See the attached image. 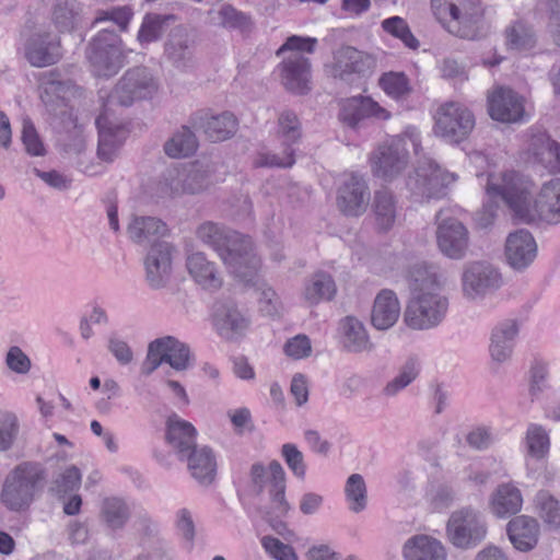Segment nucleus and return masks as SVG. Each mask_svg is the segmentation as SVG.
<instances>
[{"instance_id": "41", "label": "nucleus", "mask_w": 560, "mask_h": 560, "mask_svg": "<svg viewBox=\"0 0 560 560\" xmlns=\"http://www.w3.org/2000/svg\"><path fill=\"white\" fill-rule=\"evenodd\" d=\"M523 503L521 492H492L489 511L498 518H508L521 512Z\"/></svg>"}, {"instance_id": "46", "label": "nucleus", "mask_w": 560, "mask_h": 560, "mask_svg": "<svg viewBox=\"0 0 560 560\" xmlns=\"http://www.w3.org/2000/svg\"><path fill=\"white\" fill-rule=\"evenodd\" d=\"M162 350L168 363L176 371H184L189 365L190 351L188 346L172 336L161 338Z\"/></svg>"}, {"instance_id": "39", "label": "nucleus", "mask_w": 560, "mask_h": 560, "mask_svg": "<svg viewBox=\"0 0 560 560\" xmlns=\"http://www.w3.org/2000/svg\"><path fill=\"white\" fill-rule=\"evenodd\" d=\"M343 348L351 353L371 351L373 343L361 320L354 316H346L340 320Z\"/></svg>"}, {"instance_id": "7", "label": "nucleus", "mask_w": 560, "mask_h": 560, "mask_svg": "<svg viewBox=\"0 0 560 560\" xmlns=\"http://www.w3.org/2000/svg\"><path fill=\"white\" fill-rule=\"evenodd\" d=\"M326 68L334 79L350 86H361L373 74L376 60L352 46H341L334 51L332 61Z\"/></svg>"}, {"instance_id": "64", "label": "nucleus", "mask_w": 560, "mask_h": 560, "mask_svg": "<svg viewBox=\"0 0 560 560\" xmlns=\"http://www.w3.org/2000/svg\"><path fill=\"white\" fill-rule=\"evenodd\" d=\"M162 363H166V358L162 350L161 338H158L149 343L145 360L141 365V372L144 375H150Z\"/></svg>"}, {"instance_id": "34", "label": "nucleus", "mask_w": 560, "mask_h": 560, "mask_svg": "<svg viewBox=\"0 0 560 560\" xmlns=\"http://www.w3.org/2000/svg\"><path fill=\"white\" fill-rule=\"evenodd\" d=\"M129 238L138 245L160 243V237L167 233L166 224L154 217H133L128 224Z\"/></svg>"}, {"instance_id": "3", "label": "nucleus", "mask_w": 560, "mask_h": 560, "mask_svg": "<svg viewBox=\"0 0 560 560\" xmlns=\"http://www.w3.org/2000/svg\"><path fill=\"white\" fill-rule=\"evenodd\" d=\"M412 277V293L404 313V320L412 329L433 328L444 319L448 301L440 294V283L434 273L418 269Z\"/></svg>"}, {"instance_id": "1", "label": "nucleus", "mask_w": 560, "mask_h": 560, "mask_svg": "<svg viewBox=\"0 0 560 560\" xmlns=\"http://www.w3.org/2000/svg\"><path fill=\"white\" fill-rule=\"evenodd\" d=\"M486 189L490 197H500L521 223L560 222V177L545 182L536 198L534 183L514 171L489 175Z\"/></svg>"}, {"instance_id": "11", "label": "nucleus", "mask_w": 560, "mask_h": 560, "mask_svg": "<svg viewBox=\"0 0 560 560\" xmlns=\"http://www.w3.org/2000/svg\"><path fill=\"white\" fill-rule=\"evenodd\" d=\"M119 36L108 28H102L88 47L86 56L97 77H112L122 67Z\"/></svg>"}, {"instance_id": "29", "label": "nucleus", "mask_w": 560, "mask_h": 560, "mask_svg": "<svg viewBox=\"0 0 560 560\" xmlns=\"http://www.w3.org/2000/svg\"><path fill=\"white\" fill-rule=\"evenodd\" d=\"M45 479L46 471L40 464L24 462L8 474L3 490H31L40 488Z\"/></svg>"}, {"instance_id": "12", "label": "nucleus", "mask_w": 560, "mask_h": 560, "mask_svg": "<svg viewBox=\"0 0 560 560\" xmlns=\"http://www.w3.org/2000/svg\"><path fill=\"white\" fill-rule=\"evenodd\" d=\"M475 127L474 114L463 104L446 102L434 115V132L450 143L464 141Z\"/></svg>"}, {"instance_id": "36", "label": "nucleus", "mask_w": 560, "mask_h": 560, "mask_svg": "<svg viewBox=\"0 0 560 560\" xmlns=\"http://www.w3.org/2000/svg\"><path fill=\"white\" fill-rule=\"evenodd\" d=\"M337 293V285L332 277L324 271H317L305 280L302 296L308 306L322 302H330Z\"/></svg>"}, {"instance_id": "57", "label": "nucleus", "mask_w": 560, "mask_h": 560, "mask_svg": "<svg viewBox=\"0 0 560 560\" xmlns=\"http://www.w3.org/2000/svg\"><path fill=\"white\" fill-rule=\"evenodd\" d=\"M19 433V421L15 415H0V452L10 450Z\"/></svg>"}, {"instance_id": "42", "label": "nucleus", "mask_w": 560, "mask_h": 560, "mask_svg": "<svg viewBox=\"0 0 560 560\" xmlns=\"http://www.w3.org/2000/svg\"><path fill=\"white\" fill-rule=\"evenodd\" d=\"M506 45L514 50H530L537 44V36L534 28L523 22L517 21L505 30Z\"/></svg>"}, {"instance_id": "4", "label": "nucleus", "mask_w": 560, "mask_h": 560, "mask_svg": "<svg viewBox=\"0 0 560 560\" xmlns=\"http://www.w3.org/2000/svg\"><path fill=\"white\" fill-rule=\"evenodd\" d=\"M316 44V38L293 35L278 49L277 55L291 51L279 65L281 82L288 91L303 95L311 90V62L301 52H313Z\"/></svg>"}, {"instance_id": "27", "label": "nucleus", "mask_w": 560, "mask_h": 560, "mask_svg": "<svg viewBox=\"0 0 560 560\" xmlns=\"http://www.w3.org/2000/svg\"><path fill=\"white\" fill-rule=\"evenodd\" d=\"M187 463V468L192 478L202 486L210 485L217 474V462L212 450L208 446H198L191 452L178 457Z\"/></svg>"}, {"instance_id": "22", "label": "nucleus", "mask_w": 560, "mask_h": 560, "mask_svg": "<svg viewBox=\"0 0 560 560\" xmlns=\"http://www.w3.org/2000/svg\"><path fill=\"white\" fill-rule=\"evenodd\" d=\"M96 126L98 128L97 158L103 162L110 163L122 147L127 131L122 126L109 121L106 114L96 118Z\"/></svg>"}, {"instance_id": "25", "label": "nucleus", "mask_w": 560, "mask_h": 560, "mask_svg": "<svg viewBox=\"0 0 560 560\" xmlns=\"http://www.w3.org/2000/svg\"><path fill=\"white\" fill-rule=\"evenodd\" d=\"M506 534L515 549L527 552L538 544L540 525L532 516L518 515L506 524Z\"/></svg>"}, {"instance_id": "8", "label": "nucleus", "mask_w": 560, "mask_h": 560, "mask_svg": "<svg viewBox=\"0 0 560 560\" xmlns=\"http://www.w3.org/2000/svg\"><path fill=\"white\" fill-rule=\"evenodd\" d=\"M215 164L209 160H197L182 170H170L164 175L163 190L170 196L200 194L213 184Z\"/></svg>"}, {"instance_id": "40", "label": "nucleus", "mask_w": 560, "mask_h": 560, "mask_svg": "<svg viewBox=\"0 0 560 560\" xmlns=\"http://www.w3.org/2000/svg\"><path fill=\"white\" fill-rule=\"evenodd\" d=\"M81 5L77 0H56L51 20L60 32L72 31L80 19Z\"/></svg>"}, {"instance_id": "50", "label": "nucleus", "mask_w": 560, "mask_h": 560, "mask_svg": "<svg viewBox=\"0 0 560 560\" xmlns=\"http://www.w3.org/2000/svg\"><path fill=\"white\" fill-rule=\"evenodd\" d=\"M526 445L532 457L540 459L549 451L550 441L546 430L538 424H530L526 433Z\"/></svg>"}, {"instance_id": "14", "label": "nucleus", "mask_w": 560, "mask_h": 560, "mask_svg": "<svg viewBox=\"0 0 560 560\" xmlns=\"http://www.w3.org/2000/svg\"><path fill=\"white\" fill-rule=\"evenodd\" d=\"M156 89L158 84L151 72L144 67H136L120 78L109 95V102L130 106L136 101L151 97Z\"/></svg>"}, {"instance_id": "21", "label": "nucleus", "mask_w": 560, "mask_h": 560, "mask_svg": "<svg viewBox=\"0 0 560 560\" xmlns=\"http://www.w3.org/2000/svg\"><path fill=\"white\" fill-rule=\"evenodd\" d=\"M524 98L508 88H499L489 96V114L502 122H516L524 116Z\"/></svg>"}, {"instance_id": "38", "label": "nucleus", "mask_w": 560, "mask_h": 560, "mask_svg": "<svg viewBox=\"0 0 560 560\" xmlns=\"http://www.w3.org/2000/svg\"><path fill=\"white\" fill-rule=\"evenodd\" d=\"M250 481L260 490H285V471L278 460H271L266 467L262 463H255L249 470Z\"/></svg>"}, {"instance_id": "31", "label": "nucleus", "mask_w": 560, "mask_h": 560, "mask_svg": "<svg viewBox=\"0 0 560 560\" xmlns=\"http://www.w3.org/2000/svg\"><path fill=\"white\" fill-rule=\"evenodd\" d=\"M405 560H446L447 553L440 540L429 535L408 538L402 548Z\"/></svg>"}, {"instance_id": "6", "label": "nucleus", "mask_w": 560, "mask_h": 560, "mask_svg": "<svg viewBox=\"0 0 560 560\" xmlns=\"http://www.w3.org/2000/svg\"><path fill=\"white\" fill-rule=\"evenodd\" d=\"M368 161L374 177L393 183L409 164L407 136H394L380 142L369 154Z\"/></svg>"}, {"instance_id": "23", "label": "nucleus", "mask_w": 560, "mask_h": 560, "mask_svg": "<svg viewBox=\"0 0 560 560\" xmlns=\"http://www.w3.org/2000/svg\"><path fill=\"white\" fill-rule=\"evenodd\" d=\"M24 55L33 67L54 65L61 58L60 42L49 34H36L26 42Z\"/></svg>"}, {"instance_id": "26", "label": "nucleus", "mask_w": 560, "mask_h": 560, "mask_svg": "<svg viewBox=\"0 0 560 560\" xmlns=\"http://www.w3.org/2000/svg\"><path fill=\"white\" fill-rule=\"evenodd\" d=\"M164 55L177 69L194 65V40L184 28H175L170 33L164 44Z\"/></svg>"}, {"instance_id": "58", "label": "nucleus", "mask_w": 560, "mask_h": 560, "mask_svg": "<svg viewBox=\"0 0 560 560\" xmlns=\"http://www.w3.org/2000/svg\"><path fill=\"white\" fill-rule=\"evenodd\" d=\"M281 455L290 470L300 479H303L306 472L304 456L292 443H285L281 447Z\"/></svg>"}, {"instance_id": "59", "label": "nucleus", "mask_w": 560, "mask_h": 560, "mask_svg": "<svg viewBox=\"0 0 560 560\" xmlns=\"http://www.w3.org/2000/svg\"><path fill=\"white\" fill-rule=\"evenodd\" d=\"M466 443L476 451H485L489 448L493 441V430L488 425H477L471 428L466 434Z\"/></svg>"}, {"instance_id": "15", "label": "nucleus", "mask_w": 560, "mask_h": 560, "mask_svg": "<svg viewBox=\"0 0 560 560\" xmlns=\"http://www.w3.org/2000/svg\"><path fill=\"white\" fill-rule=\"evenodd\" d=\"M442 215L440 211L435 217L438 247L447 258L460 260L469 248V232L459 220Z\"/></svg>"}, {"instance_id": "32", "label": "nucleus", "mask_w": 560, "mask_h": 560, "mask_svg": "<svg viewBox=\"0 0 560 560\" xmlns=\"http://www.w3.org/2000/svg\"><path fill=\"white\" fill-rule=\"evenodd\" d=\"M400 315V304L394 291L384 289L375 298L371 313V323L378 330L395 325Z\"/></svg>"}, {"instance_id": "35", "label": "nucleus", "mask_w": 560, "mask_h": 560, "mask_svg": "<svg viewBox=\"0 0 560 560\" xmlns=\"http://www.w3.org/2000/svg\"><path fill=\"white\" fill-rule=\"evenodd\" d=\"M517 332L518 326L514 319H506L493 328L489 348L493 361L502 363L511 358Z\"/></svg>"}, {"instance_id": "19", "label": "nucleus", "mask_w": 560, "mask_h": 560, "mask_svg": "<svg viewBox=\"0 0 560 560\" xmlns=\"http://www.w3.org/2000/svg\"><path fill=\"white\" fill-rule=\"evenodd\" d=\"M504 254L513 269H526L537 256V244L532 233L526 229L511 232L505 240Z\"/></svg>"}, {"instance_id": "47", "label": "nucleus", "mask_w": 560, "mask_h": 560, "mask_svg": "<svg viewBox=\"0 0 560 560\" xmlns=\"http://www.w3.org/2000/svg\"><path fill=\"white\" fill-rule=\"evenodd\" d=\"M381 89L394 100H402L412 91L410 80L404 72H385L378 79Z\"/></svg>"}, {"instance_id": "43", "label": "nucleus", "mask_w": 560, "mask_h": 560, "mask_svg": "<svg viewBox=\"0 0 560 560\" xmlns=\"http://www.w3.org/2000/svg\"><path fill=\"white\" fill-rule=\"evenodd\" d=\"M198 147L195 133L189 127L183 126L171 139L164 144L165 153L171 158H182L192 154Z\"/></svg>"}, {"instance_id": "48", "label": "nucleus", "mask_w": 560, "mask_h": 560, "mask_svg": "<svg viewBox=\"0 0 560 560\" xmlns=\"http://www.w3.org/2000/svg\"><path fill=\"white\" fill-rule=\"evenodd\" d=\"M101 516L110 529L117 530L125 526L130 514L126 503L113 497L103 502Z\"/></svg>"}, {"instance_id": "33", "label": "nucleus", "mask_w": 560, "mask_h": 560, "mask_svg": "<svg viewBox=\"0 0 560 560\" xmlns=\"http://www.w3.org/2000/svg\"><path fill=\"white\" fill-rule=\"evenodd\" d=\"M528 150L549 172H560V144L545 131H537L530 136Z\"/></svg>"}, {"instance_id": "13", "label": "nucleus", "mask_w": 560, "mask_h": 560, "mask_svg": "<svg viewBox=\"0 0 560 560\" xmlns=\"http://www.w3.org/2000/svg\"><path fill=\"white\" fill-rule=\"evenodd\" d=\"M460 281L462 293L468 301L483 300L498 291L503 282L498 268L483 260L465 264Z\"/></svg>"}, {"instance_id": "51", "label": "nucleus", "mask_w": 560, "mask_h": 560, "mask_svg": "<svg viewBox=\"0 0 560 560\" xmlns=\"http://www.w3.org/2000/svg\"><path fill=\"white\" fill-rule=\"evenodd\" d=\"M419 374V364L416 360H408L395 376L384 388V394L395 396L398 392L407 387Z\"/></svg>"}, {"instance_id": "28", "label": "nucleus", "mask_w": 560, "mask_h": 560, "mask_svg": "<svg viewBox=\"0 0 560 560\" xmlns=\"http://www.w3.org/2000/svg\"><path fill=\"white\" fill-rule=\"evenodd\" d=\"M196 438L197 430L190 422L180 419L175 413L167 418L166 440L175 451L177 457L198 447Z\"/></svg>"}, {"instance_id": "30", "label": "nucleus", "mask_w": 560, "mask_h": 560, "mask_svg": "<svg viewBox=\"0 0 560 560\" xmlns=\"http://www.w3.org/2000/svg\"><path fill=\"white\" fill-rule=\"evenodd\" d=\"M186 267L192 279L207 290H218L223 280L214 262L208 260L202 252L187 255Z\"/></svg>"}, {"instance_id": "10", "label": "nucleus", "mask_w": 560, "mask_h": 560, "mask_svg": "<svg viewBox=\"0 0 560 560\" xmlns=\"http://www.w3.org/2000/svg\"><path fill=\"white\" fill-rule=\"evenodd\" d=\"M446 533L455 547L470 549L486 538L488 525L480 511L467 506L452 513L446 525Z\"/></svg>"}, {"instance_id": "45", "label": "nucleus", "mask_w": 560, "mask_h": 560, "mask_svg": "<svg viewBox=\"0 0 560 560\" xmlns=\"http://www.w3.org/2000/svg\"><path fill=\"white\" fill-rule=\"evenodd\" d=\"M536 512L550 530L560 528V502L549 492H539L535 499Z\"/></svg>"}, {"instance_id": "37", "label": "nucleus", "mask_w": 560, "mask_h": 560, "mask_svg": "<svg viewBox=\"0 0 560 560\" xmlns=\"http://www.w3.org/2000/svg\"><path fill=\"white\" fill-rule=\"evenodd\" d=\"M215 325L221 336L231 339L248 327V318L232 303H219L214 310Z\"/></svg>"}, {"instance_id": "54", "label": "nucleus", "mask_w": 560, "mask_h": 560, "mask_svg": "<svg viewBox=\"0 0 560 560\" xmlns=\"http://www.w3.org/2000/svg\"><path fill=\"white\" fill-rule=\"evenodd\" d=\"M170 19H173V16H161L156 14L145 15L138 32V40L141 44H148L158 40L163 33V24Z\"/></svg>"}, {"instance_id": "55", "label": "nucleus", "mask_w": 560, "mask_h": 560, "mask_svg": "<svg viewBox=\"0 0 560 560\" xmlns=\"http://www.w3.org/2000/svg\"><path fill=\"white\" fill-rule=\"evenodd\" d=\"M279 133L288 147L296 142L301 137V124L295 113L283 110L278 119Z\"/></svg>"}, {"instance_id": "53", "label": "nucleus", "mask_w": 560, "mask_h": 560, "mask_svg": "<svg viewBox=\"0 0 560 560\" xmlns=\"http://www.w3.org/2000/svg\"><path fill=\"white\" fill-rule=\"evenodd\" d=\"M259 294L258 304L260 312L269 317L279 316L283 310L282 302L278 293L267 283H260L257 287Z\"/></svg>"}, {"instance_id": "62", "label": "nucleus", "mask_w": 560, "mask_h": 560, "mask_svg": "<svg viewBox=\"0 0 560 560\" xmlns=\"http://www.w3.org/2000/svg\"><path fill=\"white\" fill-rule=\"evenodd\" d=\"M22 142L26 152L31 155L43 156L46 152L34 125L30 120L23 121Z\"/></svg>"}, {"instance_id": "18", "label": "nucleus", "mask_w": 560, "mask_h": 560, "mask_svg": "<svg viewBox=\"0 0 560 560\" xmlns=\"http://www.w3.org/2000/svg\"><path fill=\"white\" fill-rule=\"evenodd\" d=\"M145 280L152 289L164 288L172 272V246L167 242L154 243L144 259Z\"/></svg>"}, {"instance_id": "20", "label": "nucleus", "mask_w": 560, "mask_h": 560, "mask_svg": "<svg viewBox=\"0 0 560 560\" xmlns=\"http://www.w3.org/2000/svg\"><path fill=\"white\" fill-rule=\"evenodd\" d=\"M189 122L192 128L203 130L212 141H223L235 135L238 121L236 117L224 112L220 115H209L206 112H197L190 116Z\"/></svg>"}, {"instance_id": "17", "label": "nucleus", "mask_w": 560, "mask_h": 560, "mask_svg": "<svg viewBox=\"0 0 560 560\" xmlns=\"http://www.w3.org/2000/svg\"><path fill=\"white\" fill-rule=\"evenodd\" d=\"M338 117L342 124L355 129L365 118L387 120L390 118V113L372 97L359 95L341 102Z\"/></svg>"}, {"instance_id": "2", "label": "nucleus", "mask_w": 560, "mask_h": 560, "mask_svg": "<svg viewBox=\"0 0 560 560\" xmlns=\"http://www.w3.org/2000/svg\"><path fill=\"white\" fill-rule=\"evenodd\" d=\"M197 238L212 248L231 273L245 282H252L259 268V259L252 253V241L222 224L207 221L196 230Z\"/></svg>"}, {"instance_id": "61", "label": "nucleus", "mask_w": 560, "mask_h": 560, "mask_svg": "<svg viewBox=\"0 0 560 560\" xmlns=\"http://www.w3.org/2000/svg\"><path fill=\"white\" fill-rule=\"evenodd\" d=\"M5 364L8 369L16 374H27L32 368L31 359L18 346L9 348L5 354Z\"/></svg>"}, {"instance_id": "49", "label": "nucleus", "mask_w": 560, "mask_h": 560, "mask_svg": "<svg viewBox=\"0 0 560 560\" xmlns=\"http://www.w3.org/2000/svg\"><path fill=\"white\" fill-rule=\"evenodd\" d=\"M257 501L259 509L267 515V518H281L291 509L284 492H257Z\"/></svg>"}, {"instance_id": "5", "label": "nucleus", "mask_w": 560, "mask_h": 560, "mask_svg": "<svg viewBox=\"0 0 560 560\" xmlns=\"http://www.w3.org/2000/svg\"><path fill=\"white\" fill-rule=\"evenodd\" d=\"M433 14L453 35L474 39L482 9L478 0H431Z\"/></svg>"}, {"instance_id": "44", "label": "nucleus", "mask_w": 560, "mask_h": 560, "mask_svg": "<svg viewBox=\"0 0 560 560\" xmlns=\"http://www.w3.org/2000/svg\"><path fill=\"white\" fill-rule=\"evenodd\" d=\"M209 15L213 22L225 28L246 31L252 24L249 16L228 3L210 10Z\"/></svg>"}, {"instance_id": "24", "label": "nucleus", "mask_w": 560, "mask_h": 560, "mask_svg": "<svg viewBox=\"0 0 560 560\" xmlns=\"http://www.w3.org/2000/svg\"><path fill=\"white\" fill-rule=\"evenodd\" d=\"M371 211L378 231L392 230L399 217L397 196L388 187L376 189L372 197Z\"/></svg>"}, {"instance_id": "52", "label": "nucleus", "mask_w": 560, "mask_h": 560, "mask_svg": "<svg viewBox=\"0 0 560 560\" xmlns=\"http://www.w3.org/2000/svg\"><path fill=\"white\" fill-rule=\"evenodd\" d=\"M382 27L388 34L399 38L408 48H418L419 42L412 35L407 22L402 18H388L382 22Z\"/></svg>"}, {"instance_id": "56", "label": "nucleus", "mask_w": 560, "mask_h": 560, "mask_svg": "<svg viewBox=\"0 0 560 560\" xmlns=\"http://www.w3.org/2000/svg\"><path fill=\"white\" fill-rule=\"evenodd\" d=\"M131 18L132 11L129 7H116L108 10H98L94 19V24L113 22L120 31H126Z\"/></svg>"}, {"instance_id": "60", "label": "nucleus", "mask_w": 560, "mask_h": 560, "mask_svg": "<svg viewBox=\"0 0 560 560\" xmlns=\"http://www.w3.org/2000/svg\"><path fill=\"white\" fill-rule=\"evenodd\" d=\"M260 542L265 551L273 559L298 560V556L291 546L281 542L279 539L272 536H264L260 539Z\"/></svg>"}, {"instance_id": "63", "label": "nucleus", "mask_w": 560, "mask_h": 560, "mask_svg": "<svg viewBox=\"0 0 560 560\" xmlns=\"http://www.w3.org/2000/svg\"><path fill=\"white\" fill-rule=\"evenodd\" d=\"M162 363H166V358L162 350L161 338H158L149 343L145 360L141 365V372L144 375H150Z\"/></svg>"}, {"instance_id": "16", "label": "nucleus", "mask_w": 560, "mask_h": 560, "mask_svg": "<svg viewBox=\"0 0 560 560\" xmlns=\"http://www.w3.org/2000/svg\"><path fill=\"white\" fill-rule=\"evenodd\" d=\"M370 198L365 178L352 173L338 189L337 206L348 217H360L366 211Z\"/></svg>"}, {"instance_id": "9", "label": "nucleus", "mask_w": 560, "mask_h": 560, "mask_svg": "<svg viewBox=\"0 0 560 560\" xmlns=\"http://www.w3.org/2000/svg\"><path fill=\"white\" fill-rule=\"evenodd\" d=\"M455 180V174L442 170L430 159H423L408 176L406 185L415 200L422 201L444 197Z\"/></svg>"}]
</instances>
